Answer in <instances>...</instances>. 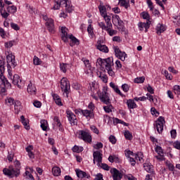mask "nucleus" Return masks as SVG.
<instances>
[{
	"mask_svg": "<svg viewBox=\"0 0 180 180\" xmlns=\"http://www.w3.org/2000/svg\"><path fill=\"white\" fill-rule=\"evenodd\" d=\"M79 133L80 139L83 140V141H85L86 143H92V136L89 131L81 130Z\"/></svg>",
	"mask_w": 180,
	"mask_h": 180,
	"instance_id": "obj_11",
	"label": "nucleus"
},
{
	"mask_svg": "<svg viewBox=\"0 0 180 180\" xmlns=\"http://www.w3.org/2000/svg\"><path fill=\"white\" fill-rule=\"evenodd\" d=\"M150 25H151L150 22H139L138 24V27L141 32L144 30L145 29V33H147L148 32V30L150 29Z\"/></svg>",
	"mask_w": 180,
	"mask_h": 180,
	"instance_id": "obj_18",
	"label": "nucleus"
},
{
	"mask_svg": "<svg viewBox=\"0 0 180 180\" xmlns=\"http://www.w3.org/2000/svg\"><path fill=\"white\" fill-rule=\"evenodd\" d=\"M8 78L9 79H11L13 85H17L18 88H23V86L25 85V82L20 79V77L18 76V75H14L13 78H12V71H11V77H9L8 75Z\"/></svg>",
	"mask_w": 180,
	"mask_h": 180,
	"instance_id": "obj_9",
	"label": "nucleus"
},
{
	"mask_svg": "<svg viewBox=\"0 0 180 180\" xmlns=\"http://www.w3.org/2000/svg\"><path fill=\"white\" fill-rule=\"evenodd\" d=\"M62 36L61 39L64 43H68V38L70 37V35H68V29L65 27H62L60 29Z\"/></svg>",
	"mask_w": 180,
	"mask_h": 180,
	"instance_id": "obj_17",
	"label": "nucleus"
},
{
	"mask_svg": "<svg viewBox=\"0 0 180 180\" xmlns=\"http://www.w3.org/2000/svg\"><path fill=\"white\" fill-rule=\"evenodd\" d=\"M98 9H99L101 16L103 17V16L108 15V13H106V7H105V6H99Z\"/></svg>",
	"mask_w": 180,
	"mask_h": 180,
	"instance_id": "obj_43",
	"label": "nucleus"
},
{
	"mask_svg": "<svg viewBox=\"0 0 180 180\" xmlns=\"http://www.w3.org/2000/svg\"><path fill=\"white\" fill-rule=\"evenodd\" d=\"M143 168L148 174H154V166L150 162H145L143 164Z\"/></svg>",
	"mask_w": 180,
	"mask_h": 180,
	"instance_id": "obj_20",
	"label": "nucleus"
},
{
	"mask_svg": "<svg viewBox=\"0 0 180 180\" xmlns=\"http://www.w3.org/2000/svg\"><path fill=\"white\" fill-rule=\"evenodd\" d=\"M68 39H71V41L70 43V46L71 47H74V46H79V39H77V37H74L73 34H70L69 35V38Z\"/></svg>",
	"mask_w": 180,
	"mask_h": 180,
	"instance_id": "obj_21",
	"label": "nucleus"
},
{
	"mask_svg": "<svg viewBox=\"0 0 180 180\" xmlns=\"http://www.w3.org/2000/svg\"><path fill=\"white\" fill-rule=\"evenodd\" d=\"M98 25L99 26V27H101V29H102V30H107V29L110 28V27H108V25H105V22H98Z\"/></svg>",
	"mask_w": 180,
	"mask_h": 180,
	"instance_id": "obj_47",
	"label": "nucleus"
},
{
	"mask_svg": "<svg viewBox=\"0 0 180 180\" xmlns=\"http://www.w3.org/2000/svg\"><path fill=\"white\" fill-rule=\"evenodd\" d=\"M96 65H99L101 68H105L110 77H115V72L112 69V67L114 65L112 57L105 59L98 58L96 61Z\"/></svg>",
	"mask_w": 180,
	"mask_h": 180,
	"instance_id": "obj_1",
	"label": "nucleus"
},
{
	"mask_svg": "<svg viewBox=\"0 0 180 180\" xmlns=\"http://www.w3.org/2000/svg\"><path fill=\"white\" fill-rule=\"evenodd\" d=\"M76 172V175L78 178H79L80 179H91V175L89 174V173H87L86 172H84L81 169H76L75 170Z\"/></svg>",
	"mask_w": 180,
	"mask_h": 180,
	"instance_id": "obj_15",
	"label": "nucleus"
},
{
	"mask_svg": "<svg viewBox=\"0 0 180 180\" xmlns=\"http://www.w3.org/2000/svg\"><path fill=\"white\" fill-rule=\"evenodd\" d=\"M114 51L115 53V56L121 60V61H124L126 58H127V54L126 52L120 51L119 46H114Z\"/></svg>",
	"mask_w": 180,
	"mask_h": 180,
	"instance_id": "obj_12",
	"label": "nucleus"
},
{
	"mask_svg": "<svg viewBox=\"0 0 180 180\" xmlns=\"http://www.w3.org/2000/svg\"><path fill=\"white\" fill-rule=\"evenodd\" d=\"M97 95L103 103H105V105H110V97H109V93L108 92L107 88L103 87L102 91L98 90L97 91Z\"/></svg>",
	"mask_w": 180,
	"mask_h": 180,
	"instance_id": "obj_4",
	"label": "nucleus"
},
{
	"mask_svg": "<svg viewBox=\"0 0 180 180\" xmlns=\"http://www.w3.org/2000/svg\"><path fill=\"white\" fill-rule=\"evenodd\" d=\"M0 79L2 82V84H4V87L11 88V86H12V85L10 84L8 79H6V77H5V76L0 77Z\"/></svg>",
	"mask_w": 180,
	"mask_h": 180,
	"instance_id": "obj_31",
	"label": "nucleus"
},
{
	"mask_svg": "<svg viewBox=\"0 0 180 180\" xmlns=\"http://www.w3.org/2000/svg\"><path fill=\"white\" fill-rule=\"evenodd\" d=\"M127 105L128 109H136L138 106L134 99L127 100Z\"/></svg>",
	"mask_w": 180,
	"mask_h": 180,
	"instance_id": "obj_26",
	"label": "nucleus"
},
{
	"mask_svg": "<svg viewBox=\"0 0 180 180\" xmlns=\"http://www.w3.org/2000/svg\"><path fill=\"white\" fill-rule=\"evenodd\" d=\"M82 61H83L86 68H87L88 70H91V68H92V66H91V63H89V60L85 58H82Z\"/></svg>",
	"mask_w": 180,
	"mask_h": 180,
	"instance_id": "obj_40",
	"label": "nucleus"
},
{
	"mask_svg": "<svg viewBox=\"0 0 180 180\" xmlns=\"http://www.w3.org/2000/svg\"><path fill=\"white\" fill-rule=\"evenodd\" d=\"M60 69L63 72H64V73L67 72V64L66 63H60Z\"/></svg>",
	"mask_w": 180,
	"mask_h": 180,
	"instance_id": "obj_54",
	"label": "nucleus"
},
{
	"mask_svg": "<svg viewBox=\"0 0 180 180\" xmlns=\"http://www.w3.org/2000/svg\"><path fill=\"white\" fill-rule=\"evenodd\" d=\"M6 60L8 75L10 78H12V67L11 66V64L13 65V68H15V67L18 65V63L15 61V56L12 53H10L6 56Z\"/></svg>",
	"mask_w": 180,
	"mask_h": 180,
	"instance_id": "obj_5",
	"label": "nucleus"
},
{
	"mask_svg": "<svg viewBox=\"0 0 180 180\" xmlns=\"http://www.w3.org/2000/svg\"><path fill=\"white\" fill-rule=\"evenodd\" d=\"M5 72V63L4 61L0 60V78L4 76V73Z\"/></svg>",
	"mask_w": 180,
	"mask_h": 180,
	"instance_id": "obj_37",
	"label": "nucleus"
},
{
	"mask_svg": "<svg viewBox=\"0 0 180 180\" xmlns=\"http://www.w3.org/2000/svg\"><path fill=\"white\" fill-rule=\"evenodd\" d=\"M156 33L158 36L161 35V33H164L167 30V27L164 24L158 23L155 28Z\"/></svg>",
	"mask_w": 180,
	"mask_h": 180,
	"instance_id": "obj_19",
	"label": "nucleus"
},
{
	"mask_svg": "<svg viewBox=\"0 0 180 180\" xmlns=\"http://www.w3.org/2000/svg\"><path fill=\"white\" fill-rule=\"evenodd\" d=\"M124 136L126 140H133V134L129 130L124 132Z\"/></svg>",
	"mask_w": 180,
	"mask_h": 180,
	"instance_id": "obj_39",
	"label": "nucleus"
},
{
	"mask_svg": "<svg viewBox=\"0 0 180 180\" xmlns=\"http://www.w3.org/2000/svg\"><path fill=\"white\" fill-rule=\"evenodd\" d=\"M122 89L124 91V92H127L130 89V87L129 86V84H124L122 85Z\"/></svg>",
	"mask_w": 180,
	"mask_h": 180,
	"instance_id": "obj_59",
	"label": "nucleus"
},
{
	"mask_svg": "<svg viewBox=\"0 0 180 180\" xmlns=\"http://www.w3.org/2000/svg\"><path fill=\"white\" fill-rule=\"evenodd\" d=\"M108 27H113V25H112V22L110 21L112 19V17H110V15H108V14H106L105 15L103 16Z\"/></svg>",
	"mask_w": 180,
	"mask_h": 180,
	"instance_id": "obj_29",
	"label": "nucleus"
},
{
	"mask_svg": "<svg viewBox=\"0 0 180 180\" xmlns=\"http://www.w3.org/2000/svg\"><path fill=\"white\" fill-rule=\"evenodd\" d=\"M110 174H112L113 180H122L123 178V174L116 168H112L110 170Z\"/></svg>",
	"mask_w": 180,
	"mask_h": 180,
	"instance_id": "obj_13",
	"label": "nucleus"
},
{
	"mask_svg": "<svg viewBox=\"0 0 180 180\" xmlns=\"http://www.w3.org/2000/svg\"><path fill=\"white\" fill-rule=\"evenodd\" d=\"M110 86L112 88V89L116 92V94H118L122 98L124 97V94H122V91H120V89H119V87L115 84L113 82L110 83Z\"/></svg>",
	"mask_w": 180,
	"mask_h": 180,
	"instance_id": "obj_27",
	"label": "nucleus"
},
{
	"mask_svg": "<svg viewBox=\"0 0 180 180\" xmlns=\"http://www.w3.org/2000/svg\"><path fill=\"white\" fill-rule=\"evenodd\" d=\"M82 115L84 116L86 119H94V117H95L94 112L89 110H83Z\"/></svg>",
	"mask_w": 180,
	"mask_h": 180,
	"instance_id": "obj_22",
	"label": "nucleus"
},
{
	"mask_svg": "<svg viewBox=\"0 0 180 180\" xmlns=\"http://www.w3.org/2000/svg\"><path fill=\"white\" fill-rule=\"evenodd\" d=\"M146 81V77H139L134 79L135 84H143Z\"/></svg>",
	"mask_w": 180,
	"mask_h": 180,
	"instance_id": "obj_46",
	"label": "nucleus"
},
{
	"mask_svg": "<svg viewBox=\"0 0 180 180\" xmlns=\"http://www.w3.org/2000/svg\"><path fill=\"white\" fill-rule=\"evenodd\" d=\"M73 153H82L84 151V147L82 146H78L75 145L72 148Z\"/></svg>",
	"mask_w": 180,
	"mask_h": 180,
	"instance_id": "obj_41",
	"label": "nucleus"
},
{
	"mask_svg": "<svg viewBox=\"0 0 180 180\" xmlns=\"http://www.w3.org/2000/svg\"><path fill=\"white\" fill-rule=\"evenodd\" d=\"M128 160L130 162L131 165L132 167H134V165H136V161H137V160H136V158H128Z\"/></svg>",
	"mask_w": 180,
	"mask_h": 180,
	"instance_id": "obj_57",
	"label": "nucleus"
},
{
	"mask_svg": "<svg viewBox=\"0 0 180 180\" xmlns=\"http://www.w3.org/2000/svg\"><path fill=\"white\" fill-rule=\"evenodd\" d=\"M174 19L173 22L176 25V26H180V15H174Z\"/></svg>",
	"mask_w": 180,
	"mask_h": 180,
	"instance_id": "obj_49",
	"label": "nucleus"
},
{
	"mask_svg": "<svg viewBox=\"0 0 180 180\" xmlns=\"http://www.w3.org/2000/svg\"><path fill=\"white\" fill-rule=\"evenodd\" d=\"M14 110H15V113H19V112L20 110H22V103H20V101H15V102H14Z\"/></svg>",
	"mask_w": 180,
	"mask_h": 180,
	"instance_id": "obj_28",
	"label": "nucleus"
},
{
	"mask_svg": "<svg viewBox=\"0 0 180 180\" xmlns=\"http://www.w3.org/2000/svg\"><path fill=\"white\" fill-rule=\"evenodd\" d=\"M94 180H103V174L98 173L96 175Z\"/></svg>",
	"mask_w": 180,
	"mask_h": 180,
	"instance_id": "obj_64",
	"label": "nucleus"
},
{
	"mask_svg": "<svg viewBox=\"0 0 180 180\" xmlns=\"http://www.w3.org/2000/svg\"><path fill=\"white\" fill-rule=\"evenodd\" d=\"M173 89H174V94L176 95H180V86L179 85H174L173 86Z\"/></svg>",
	"mask_w": 180,
	"mask_h": 180,
	"instance_id": "obj_53",
	"label": "nucleus"
},
{
	"mask_svg": "<svg viewBox=\"0 0 180 180\" xmlns=\"http://www.w3.org/2000/svg\"><path fill=\"white\" fill-rule=\"evenodd\" d=\"M15 167H10V169L5 168L3 169V172L4 175H7L11 178H13V176H19L20 175V162L19 160H16L14 162Z\"/></svg>",
	"mask_w": 180,
	"mask_h": 180,
	"instance_id": "obj_3",
	"label": "nucleus"
},
{
	"mask_svg": "<svg viewBox=\"0 0 180 180\" xmlns=\"http://www.w3.org/2000/svg\"><path fill=\"white\" fill-rule=\"evenodd\" d=\"M87 32L90 37L92 39L94 37V27H92V24L89 25Z\"/></svg>",
	"mask_w": 180,
	"mask_h": 180,
	"instance_id": "obj_44",
	"label": "nucleus"
},
{
	"mask_svg": "<svg viewBox=\"0 0 180 180\" xmlns=\"http://www.w3.org/2000/svg\"><path fill=\"white\" fill-rule=\"evenodd\" d=\"M173 146L176 150H180V141H176L173 143Z\"/></svg>",
	"mask_w": 180,
	"mask_h": 180,
	"instance_id": "obj_62",
	"label": "nucleus"
},
{
	"mask_svg": "<svg viewBox=\"0 0 180 180\" xmlns=\"http://www.w3.org/2000/svg\"><path fill=\"white\" fill-rule=\"evenodd\" d=\"M108 161L110 162H115V161H119V158L116 155H110L108 158Z\"/></svg>",
	"mask_w": 180,
	"mask_h": 180,
	"instance_id": "obj_52",
	"label": "nucleus"
},
{
	"mask_svg": "<svg viewBox=\"0 0 180 180\" xmlns=\"http://www.w3.org/2000/svg\"><path fill=\"white\" fill-rule=\"evenodd\" d=\"M141 18H143V19H145V20H146V22L151 23V20H153V18H151V16H150V13H148V12L143 11L141 13Z\"/></svg>",
	"mask_w": 180,
	"mask_h": 180,
	"instance_id": "obj_25",
	"label": "nucleus"
},
{
	"mask_svg": "<svg viewBox=\"0 0 180 180\" xmlns=\"http://www.w3.org/2000/svg\"><path fill=\"white\" fill-rule=\"evenodd\" d=\"M20 122L23 124L26 130H30V126L28 125L27 120H26V118H25V116L22 115L20 117Z\"/></svg>",
	"mask_w": 180,
	"mask_h": 180,
	"instance_id": "obj_32",
	"label": "nucleus"
},
{
	"mask_svg": "<svg viewBox=\"0 0 180 180\" xmlns=\"http://www.w3.org/2000/svg\"><path fill=\"white\" fill-rule=\"evenodd\" d=\"M41 124V128L44 131H47V127L49 126V124L47 122V120H41L40 122Z\"/></svg>",
	"mask_w": 180,
	"mask_h": 180,
	"instance_id": "obj_36",
	"label": "nucleus"
},
{
	"mask_svg": "<svg viewBox=\"0 0 180 180\" xmlns=\"http://www.w3.org/2000/svg\"><path fill=\"white\" fill-rule=\"evenodd\" d=\"M90 129L92 131H94L96 134H99V129H98V128H96V127L95 125H91L90 127Z\"/></svg>",
	"mask_w": 180,
	"mask_h": 180,
	"instance_id": "obj_60",
	"label": "nucleus"
},
{
	"mask_svg": "<svg viewBox=\"0 0 180 180\" xmlns=\"http://www.w3.org/2000/svg\"><path fill=\"white\" fill-rule=\"evenodd\" d=\"M130 155L134 157L135 160H136L137 164H141L144 162V155L142 152H138L137 153H134L131 150H125V156L127 157V158H130Z\"/></svg>",
	"mask_w": 180,
	"mask_h": 180,
	"instance_id": "obj_6",
	"label": "nucleus"
},
{
	"mask_svg": "<svg viewBox=\"0 0 180 180\" xmlns=\"http://www.w3.org/2000/svg\"><path fill=\"white\" fill-rule=\"evenodd\" d=\"M155 151L158 153V154H164V152L162 151V148L160 146H157L155 148Z\"/></svg>",
	"mask_w": 180,
	"mask_h": 180,
	"instance_id": "obj_61",
	"label": "nucleus"
},
{
	"mask_svg": "<svg viewBox=\"0 0 180 180\" xmlns=\"http://www.w3.org/2000/svg\"><path fill=\"white\" fill-rule=\"evenodd\" d=\"M109 141L110 143H112V144H115L116 141H117V140L116 139V137L113 135H110L109 137Z\"/></svg>",
	"mask_w": 180,
	"mask_h": 180,
	"instance_id": "obj_58",
	"label": "nucleus"
},
{
	"mask_svg": "<svg viewBox=\"0 0 180 180\" xmlns=\"http://www.w3.org/2000/svg\"><path fill=\"white\" fill-rule=\"evenodd\" d=\"M33 63L34 65H40V64H41V60L37 56H34L33 59Z\"/></svg>",
	"mask_w": 180,
	"mask_h": 180,
	"instance_id": "obj_50",
	"label": "nucleus"
},
{
	"mask_svg": "<svg viewBox=\"0 0 180 180\" xmlns=\"http://www.w3.org/2000/svg\"><path fill=\"white\" fill-rule=\"evenodd\" d=\"M112 29V27H108L105 31L108 33L109 36H115V34H117V31Z\"/></svg>",
	"mask_w": 180,
	"mask_h": 180,
	"instance_id": "obj_45",
	"label": "nucleus"
},
{
	"mask_svg": "<svg viewBox=\"0 0 180 180\" xmlns=\"http://www.w3.org/2000/svg\"><path fill=\"white\" fill-rule=\"evenodd\" d=\"M166 79H169V81H172V75L169 74L167 70H165L164 72Z\"/></svg>",
	"mask_w": 180,
	"mask_h": 180,
	"instance_id": "obj_55",
	"label": "nucleus"
},
{
	"mask_svg": "<svg viewBox=\"0 0 180 180\" xmlns=\"http://www.w3.org/2000/svg\"><path fill=\"white\" fill-rule=\"evenodd\" d=\"M54 5L52 8L53 11H58L60 8H65V12L71 13L74 9L72 5L68 0H53Z\"/></svg>",
	"mask_w": 180,
	"mask_h": 180,
	"instance_id": "obj_2",
	"label": "nucleus"
},
{
	"mask_svg": "<svg viewBox=\"0 0 180 180\" xmlns=\"http://www.w3.org/2000/svg\"><path fill=\"white\" fill-rule=\"evenodd\" d=\"M15 101H15V99H13V98L7 97L5 99V104L7 105V106H12V105H15Z\"/></svg>",
	"mask_w": 180,
	"mask_h": 180,
	"instance_id": "obj_33",
	"label": "nucleus"
},
{
	"mask_svg": "<svg viewBox=\"0 0 180 180\" xmlns=\"http://www.w3.org/2000/svg\"><path fill=\"white\" fill-rule=\"evenodd\" d=\"M45 25L49 33H51L52 34H54L56 33V28L54 27V20L49 19L47 22H46Z\"/></svg>",
	"mask_w": 180,
	"mask_h": 180,
	"instance_id": "obj_14",
	"label": "nucleus"
},
{
	"mask_svg": "<svg viewBox=\"0 0 180 180\" xmlns=\"http://www.w3.org/2000/svg\"><path fill=\"white\" fill-rule=\"evenodd\" d=\"M60 88L63 92L65 94L67 98H68V94H70V89H71V86L70 85V81L67 77H63L60 80Z\"/></svg>",
	"mask_w": 180,
	"mask_h": 180,
	"instance_id": "obj_7",
	"label": "nucleus"
},
{
	"mask_svg": "<svg viewBox=\"0 0 180 180\" xmlns=\"http://www.w3.org/2000/svg\"><path fill=\"white\" fill-rule=\"evenodd\" d=\"M112 109H113V106H112V105L103 106V110L105 113H110V112H112Z\"/></svg>",
	"mask_w": 180,
	"mask_h": 180,
	"instance_id": "obj_48",
	"label": "nucleus"
},
{
	"mask_svg": "<svg viewBox=\"0 0 180 180\" xmlns=\"http://www.w3.org/2000/svg\"><path fill=\"white\" fill-rule=\"evenodd\" d=\"M6 9L8 13H16L18 11V8H16L15 6H8Z\"/></svg>",
	"mask_w": 180,
	"mask_h": 180,
	"instance_id": "obj_35",
	"label": "nucleus"
},
{
	"mask_svg": "<svg viewBox=\"0 0 180 180\" xmlns=\"http://www.w3.org/2000/svg\"><path fill=\"white\" fill-rule=\"evenodd\" d=\"M102 153L99 151H94L93 153L94 157V164H95V162L96 161L97 165H101L102 164Z\"/></svg>",
	"mask_w": 180,
	"mask_h": 180,
	"instance_id": "obj_16",
	"label": "nucleus"
},
{
	"mask_svg": "<svg viewBox=\"0 0 180 180\" xmlns=\"http://www.w3.org/2000/svg\"><path fill=\"white\" fill-rule=\"evenodd\" d=\"M52 97L55 103L58 106H63V101H61V98L57 94H52Z\"/></svg>",
	"mask_w": 180,
	"mask_h": 180,
	"instance_id": "obj_24",
	"label": "nucleus"
},
{
	"mask_svg": "<svg viewBox=\"0 0 180 180\" xmlns=\"http://www.w3.org/2000/svg\"><path fill=\"white\" fill-rule=\"evenodd\" d=\"M15 43V41H9L8 42H6L4 44L5 47L6 49H11L13 46V44Z\"/></svg>",
	"mask_w": 180,
	"mask_h": 180,
	"instance_id": "obj_56",
	"label": "nucleus"
},
{
	"mask_svg": "<svg viewBox=\"0 0 180 180\" xmlns=\"http://www.w3.org/2000/svg\"><path fill=\"white\" fill-rule=\"evenodd\" d=\"M52 173L54 176H58L61 174V169L58 167H53L52 168Z\"/></svg>",
	"mask_w": 180,
	"mask_h": 180,
	"instance_id": "obj_34",
	"label": "nucleus"
},
{
	"mask_svg": "<svg viewBox=\"0 0 180 180\" xmlns=\"http://www.w3.org/2000/svg\"><path fill=\"white\" fill-rule=\"evenodd\" d=\"M11 27L14 30H20V27H19V25H18V24H15L14 22H11Z\"/></svg>",
	"mask_w": 180,
	"mask_h": 180,
	"instance_id": "obj_63",
	"label": "nucleus"
},
{
	"mask_svg": "<svg viewBox=\"0 0 180 180\" xmlns=\"http://www.w3.org/2000/svg\"><path fill=\"white\" fill-rule=\"evenodd\" d=\"M165 165L168 167L169 171L174 172V171L175 169V166H174V165L172 163H171V162L167 160L165 162Z\"/></svg>",
	"mask_w": 180,
	"mask_h": 180,
	"instance_id": "obj_42",
	"label": "nucleus"
},
{
	"mask_svg": "<svg viewBox=\"0 0 180 180\" xmlns=\"http://www.w3.org/2000/svg\"><path fill=\"white\" fill-rule=\"evenodd\" d=\"M27 91L30 95H36V86L32 82L28 84Z\"/></svg>",
	"mask_w": 180,
	"mask_h": 180,
	"instance_id": "obj_23",
	"label": "nucleus"
},
{
	"mask_svg": "<svg viewBox=\"0 0 180 180\" xmlns=\"http://www.w3.org/2000/svg\"><path fill=\"white\" fill-rule=\"evenodd\" d=\"M97 49L103 53H109V48L106 45H102L101 44H98Z\"/></svg>",
	"mask_w": 180,
	"mask_h": 180,
	"instance_id": "obj_30",
	"label": "nucleus"
},
{
	"mask_svg": "<svg viewBox=\"0 0 180 180\" xmlns=\"http://www.w3.org/2000/svg\"><path fill=\"white\" fill-rule=\"evenodd\" d=\"M120 6H123L125 9H129V7L130 6L129 1H127L126 0H120Z\"/></svg>",
	"mask_w": 180,
	"mask_h": 180,
	"instance_id": "obj_38",
	"label": "nucleus"
},
{
	"mask_svg": "<svg viewBox=\"0 0 180 180\" xmlns=\"http://www.w3.org/2000/svg\"><path fill=\"white\" fill-rule=\"evenodd\" d=\"M0 13L2 18H4V19H7L9 16V13L6 12V10H5V8H4L3 11H0Z\"/></svg>",
	"mask_w": 180,
	"mask_h": 180,
	"instance_id": "obj_51",
	"label": "nucleus"
},
{
	"mask_svg": "<svg viewBox=\"0 0 180 180\" xmlns=\"http://www.w3.org/2000/svg\"><path fill=\"white\" fill-rule=\"evenodd\" d=\"M66 117H68V122L70 123L71 126H77L78 124L77 116H75V114L70 110H66Z\"/></svg>",
	"mask_w": 180,
	"mask_h": 180,
	"instance_id": "obj_10",
	"label": "nucleus"
},
{
	"mask_svg": "<svg viewBox=\"0 0 180 180\" xmlns=\"http://www.w3.org/2000/svg\"><path fill=\"white\" fill-rule=\"evenodd\" d=\"M164 124H165V118L160 116L154 123V128L157 129L159 134H161L164 131Z\"/></svg>",
	"mask_w": 180,
	"mask_h": 180,
	"instance_id": "obj_8",
	"label": "nucleus"
}]
</instances>
